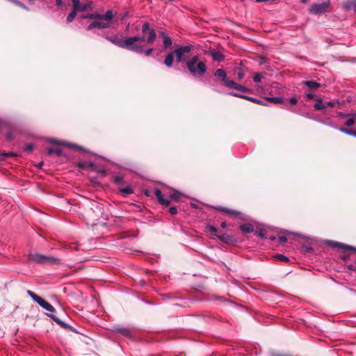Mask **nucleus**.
Instances as JSON below:
<instances>
[{
  "label": "nucleus",
  "mask_w": 356,
  "mask_h": 356,
  "mask_svg": "<svg viewBox=\"0 0 356 356\" xmlns=\"http://www.w3.org/2000/svg\"><path fill=\"white\" fill-rule=\"evenodd\" d=\"M142 32L144 35L146 33L148 34L147 38L143 35L130 37L125 40H122L116 35L112 36L106 35L105 38L120 48H124L141 54L143 51V46L141 44V42H147L149 44H152L156 37L154 29H150L149 24L147 22L143 24L142 26Z\"/></svg>",
  "instance_id": "nucleus-1"
},
{
  "label": "nucleus",
  "mask_w": 356,
  "mask_h": 356,
  "mask_svg": "<svg viewBox=\"0 0 356 356\" xmlns=\"http://www.w3.org/2000/svg\"><path fill=\"white\" fill-rule=\"evenodd\" d=\"M198 56H193L186 63L188 70L193 76H202L207 70L206 63L204 61H198Z\"/></svg>",
  "instance_id": "nucleus-2"
},
{
  "label": "nucleus",
  "mask_w": 356,
  "mask_h": 356,
  "mask_svg": "<svg viewBox=\"0 0 356 356\" xmlns=\"http://www.w3.org/2000/svg\"><path fill=\"white\" fill-rule=\"evenodd\" d=\"M29 260L40 264H59L60 260L58 258L46 256L39 253L29 254Z\"/></svg>",
  "instance_id": "nucleus-3"
},
{
  "label": "nucleus",
  "mask_w": 356,
  "mask_h": 356,
  "mask_svg": "<svg viewBox=\"0 0 356 356\" xmlns=\"http://www.w3.org/2000/svg\"><path fill=\"white\" fill-rule=\"evenodd\" d=\"M102 215V207L96 203H92L90 208L86 211V216L88 220V223H90L92 225L96 224Z\"/></svg>",
  "instance_id": "nucleus-4"
},
{
  "label": "nucleus",
  "mask_w": 356,
  "mask_h": 356,
  "mask_svg": "<svg viewBox=\"0 0 356 356\" xmlns=\"http://www.w3.org/2000/svg\"><path fill=\"white\" fill-rule=\"evenodd\" d=\"M27 294L45 310L50 312H54L56 311L55 308L50 303H49L47 301L38 296L32 291L28 290Z\"/></svg>",
  "instance_id": "nucleus-5"
},
{
  "label": "nucleus",
  "mask_w": 356,
  "mask_h": 356,
  "mask_svg": "<svg viewBox=\"0 0 356 356\" xmlns=\"http://www.w3.org/2000/svg\"><path fill=\"white\" fill-rule=\"evenodd\" d=\"M192 45H186L177 48L174 51L176 61L177 63L185 61L186 59V55L192 50Z\"/></svg>",
  "instance_id": "nucleus-6"
},
{
  "label": "nucleus",
  "mask_w": 356,
  "mask_h": 356,
  "mask_svg": "<svg viewBox=\"0 0 356 356\" xmlns=\"http://www.w3.org/2000/svg\"><path fill=\"white\" fill-rule=\"evenodd\" d=\"M90 19H98L102 22H109L113 19L114 15L111 10H108L104 15L99 14L97 12L88 14L87 16Z\"/></svg>",
  "instance_id": "nucleus-7"
},
{
  "label": "nucleus",
  "mask_w": 356,
  "mask_h": 356,
  "mask_svg": "<svg viewBox=\"0 0 356 356\" xmlns=\"http://www.w3.org/2000/svg\"><path fill=\"white\" fill-rule=\"evenodd\" d=\"M330 5V1H327L321 3H314L309 8V13L313 15H321L326 12Z\"/></svg>",
  "instance_id": "nucleus-8"
},
{
  "label": "nucleus",
  "mask_w": 356,
  "mask_h": 356,
  "mask_svg": "<svg viewBox=\"0 0 356 356\" xmlns=\"http://www.w3.org/2000/svg\"><path fill=\"white\" fill-rule=\"evenodd\" d=\"M113 332L126 338L131 339L133 337V330L129 327L120 326L115 327L113 329Z\"/></svg>",
  "instance_id": "nucleus-9"
},
{
  "label": "nucleus",
  "mask_w": 356,
  "mask_h": 356,
  "mask_svg": "<svg viewBox=\"0 0 356 356\" xmlns=\"http://www.w3.org/2000/svg\"><path fill=\"white\" fill-rule=\"evenodd\" d=\"M214 76L219 79L225 86L229 88V82H232V80H229L227 78V73L222 69H217L214 72Z\"/></svg>",
  "instance_id": "nucleus-10"
},
{
  "label": "nucleus",
  "mask_w": 356,
  "mask_h": 356,
  "mask_svg": "<svg viewBox=\"0 0 356 356\" xmlns=\"http://www.w3.org/2000/svg\"><path fill=\"white\" fill-rule=\"evenodd\" d=\"M111 22H102V21H94L87 27L88 31H91L95 28H98L99 29H108L111 27Z\"/></svg>",
  "instance_id": "nucleus-11"
},
{
  "label": "nucleus",
  "mask_w": 356,
  "mask_h": 356,
  "mask_svg": "<svg viewBox=\"0 0 356 356\" xmlns=\"http://www.w3.org/2000/svg\"><path fill=\"white\" fill-rule=\"evenodd\" d=\"M214 209L216 211L225 213H227V214H228L229 216H232L236 217V218L240 217L241 216V214H242L240 211H238L234 210V209H228V208H226V207H222V206L215 207Z\"/></svg>",
  "instance_id": "nucleus-12"
},
{
  "label": "nucleus",
  "mask_w": 356,
  "mask_h": 356,
  "mask_svg": "<svg viewBox=\"0 0 356 356\" xmlns=\"http://www.w3.org/2000/svg\"><path fill=\"white\" fill-rule=\"evenodd\" d=\"M154 195L157 198L159 203L161 205L168 207L170 204V200L163 197L162 192L160 189L156 188L154 190Z\"/></svg>",
  "instance_id": "nucleus-13"
},
{
  "label": "nucleus",
  "mask_w": 356,
  "mask_h": 356,
  "mask_svg": "<svg viewBox=\"0 0 356 356\" xmlns=\"http://www.w3.org/2000/svg\"><path fill=\"white\" fill-rule=\"evenodd\" d=\"M229 85L230 86L229 88H232V89L236 90H239V91H241L243 92H248V93L252 92V89H250L244 86L238 84V83L234 82V81H232V82H229Z\"/></svg>",
  "instance_id": "nucleus-14"
},
{
  "label": "nucleus",
  "mask_w": 356,
  "mask_h": 356,
  "mask_svg": "<svg viewBox=\"0 0 356 356\" xmlns=\"http://www.w3.org/2000/svg\"><path fill=\"white\" fill-rule=\"evenodd\" d=\"M48 316L50 318H51L56 323H58L59 325H60L63 328L74 331V330L72 328V327L71 325L65 323V322L61 321L60 318H58L56 316H55L52 314H48Z\"/></svg>",
  "instance_id": "nucleus-15"
},
{
  "label": "nucleus",
  "mask_w": 356,
  "mask_h": 356,
  "mask_svg": "<svg viewBox=\"0 0 356 356\" xmlns=\"http://www.w3.org/2000/svg\"><path fill=\"white\" fill-rule=\"evenodd\" d=\"M159 35L163 38V49H166L172 46V41L171 38L167 34H165V32L161 31L159 33Z\"/></svg>",
  "instance_id": "nucleus-16"
},
{
  "label": "nucleus",
  "mask_w": 356,
  "mask_h": 356,
  "mask_svg": "<svg viewBox=\"0 0 356 356\" xmlns=\"http://www.w3.org/2000/svg\"><path fill=\"white\" fill-rule=\"evenodd\" d=\"M93 6L92 1H88L86 3H81L78 6L77 10L79 12H86L91 10Z\"/></svg>",
  "instance_id": "nucleus-17"
},
{
  "label": "nucleus",
  "mask_w": 356,
  "mask_h": 356,
  "mask_svg": "<svg viewBox=\"0 0 356 356\" xmlns=\"http://www.w3.org/2000/svg\"><path fill=\"white\" fill-rule=\"evenodd\" d=\"M210 55L211 56L213 60L215 61L221 62L225 58L224 55L221 52L216 50L211 51Z\"/></svg>",
  "instance_id": "nucleus-18"
},
{
  "label": "nucleus",
  "mask_w": 356,
  "mask_h": 356,
  "mask_svg": "<svg viewBox=\"0 0 356 356\" xmlns=\"http://www.w3.org/2000/svg\"><path fill=\"white\" fill-rule=\"evenodd\" d=\"M302 84L310 90H316L321 87V84L315 81H305L302 82Z\"/></svg>",
  "instance_id": "nucleus-19"
},
{
  "label": "nucleus",
  "mask_w": 356,
  "mask_h": 356,
  "mask_svg": "<svg viewBox=\"0 0 356 356\" xmlns=\"http://www.w3.org/2000/svg\"><path fill=\"white\" fill-rule=\"evenodd\" d=\"M239 227L243 233L250 234L254 232V226L250 223L242 224Z\"/></svg>",
  "instance_id": "nucleus-20"
},
{
  "label": "nucleus",
  "mask_w": 356,
  "mask_h": 356,
  "mask_svg": "<svg viewBox=\"0 0 356 356\" xmlns=\"http://www.w3.org/2000/svg\"><path fill=\"white\" fill-rule=\"evenodd\" d=\"M343 8L346 10H349L353 8L356 13V0H348L343 5Z\"/></svg>",
  "instance_id": "nucleus-21"
},
{
  "label": "nucleus",
  "mask_w": 356,
  "mask_h": 356,
  "mask_svg": "<svg viewBox=\"0 0 356 356\" xmlns=\"http://www.w3.org/2000/svg\"><path fill=\"white\" fill-rule=\"evenodd\" d=\"M174 53L171 52L167 54L165 60H164V64L168 67H171L172 66L173 60H174Z\"/></svg>",
  "instance_id": "nucleus-22"
},
{
  "label": "nucleus",
  "mask_w": 356,
  "mask_h": 356,
  "mask_svg": "<svg viewBox=\"0 0 356 356\" xmlns=\"http://www.w3.org/2000/svg\"><path fill=\"white\" fill-rule=\"evenodd\" d=\"M330 243H331V245L333 247H335V248H344V249H346V250H351L356 251V248H353L352 246H350V245H347L343 244V243H339V242L331 241Z\"/></svg>",
  "instance_id": "nucleus-23"
},
{
  "label": "nucleus",
  "mask_w": 356,
  "mask_h": 356,
  "mask_svg": "<svg viewBox=\"0 0 356 356\" xmlns=\"http://www.w3.org/2000/svg\"><path fill=\"white\" fill-rule=\"evenodd\" d=\"M315 100L316 101V103L314 105V107L316 111H321L325 108V104L323 102L321 98L316 97Z\"/></svg>",
  "instance_id": "nucleus-24"
},
{
  "label": "nucleus",
  "mask_w": 356,
  "mask_h": 356,
  "mask_svg": "<svg viewBox=\"0 0 356 356\" xmlns=\"http://www.w3.org/2000/svg\"><path fill=\"white\" fill-rule=\"evenodd\" d=\"M78 13L79 11L77 8H72V11L68 14V15L66 17V22L67 24H70L74 20Z\"/></svg>",
  "instance_id": "nucleus-25"
},
{
  "label": "nucleus",
  "mask_w": 356,
  "mask_h": 356,
  "mask_svg": "<svg viewBox=\"0 0 356 356\" xmlns=\"http://www.w3.org/2000/svg\"><path fill=\"white\" fill-rule=\"evenodd\" d=\"M47 154L49 155L55 154L58 156H60L63 154V151H62L61 148H60V147H50L47 150Z\"/></svg>",
  "instance_id": "nucleus-26"
},
{
  "label": "nucleus",
  "mask_w": 356,
  "mask_h": 356,
  "mask_svg": "<svg viewBox=\"0 0 356 356\" xmlns=\"http://www.w3.org/2000/svg\"><path fill=\"white\" fill-rule=\"evenodd\" d=\"M118 189L120 193L124 194V195H129L132 194L134 193V190L131 187L129 186H119Z\"/></svg>",
  "instance_id": "nucleus-27"
},
{
  "label": "nucleus",
  "mask_w": 356,
  "mask_h": 356,
  "mask_svg": "<svg viewBox=\"0 0 356 356\" xmlns=\"http://www.w3.org/2000/svg\"><path fill=\"white\" fill-rule=\"evenodd\" d=\"M266 100L273 104H282L284 102V99L282 97H268Z\"/></svg>",
  "instance_id": "nucleus-28"
},
{
  "label": "nucleus",
  "mask_w": 356,
  "mask_h": 356,
  "mask_svg": "<svg viewBox=\"0 0 356 356\" xmlns=\"http://www.w3.org/2000/svg\"><path fill=\"white\" fill-rule=\"evenodd\" d=\"M218 238L222 242L229 243L232 241V236L227 234H222L221 235L218 236Z\"/></svg>",
  "instance_id": "nucleus-29"
},
{
  "label": "nucleus",
  "mask_w": 356,
  "mask_h": 356,
  "mask_svg": "<svg viewBox=\"0 0 356 356\" xmlns=\"http://www.w3.org/2000/svg\"><path fill=\"white\" fill-rule=\"evenodd\" d=\"M339 130L341 132L344 133L347 135H350V136H353L355 137L356 130H353V129H347V128H344V127H340V128H339Z\"/></svg>",
  "instance_id": "nucleus-30"
},
{
  "label": "nucleus",
  "mask_w": 356,
  "mask_h": 356,
  "mask_svg": "<svg viewBox=\"0 0 356 356\" xmlns=\"http://www.w3.org/2000/svg\"><path fill=\"white\" fill-rule=\"evenodd\" d=\"M228 95H231V96H233V97L244 99H246V100H248V101H249V99H251V97H249V96H247V95H242V94H240V93H237V92H229L228 93Z\"/></svg>",
  "instance_id": "nucleus-31"
},
{
  "label": "nucleus",
  "mask_w": 356,
  "mask_h": 356,
  "mask_svg": "<svg viewBox=\"0 0 356 356\" xmlns=\"http://www.w3.org/2000/svg\"><path fill=\"white\" fill-rule=\"evenodd\" d=\"M94 165L92 163L88 162H81L78 164V167L81 169H86L88 168H92Z\"/></svg>",
  "instance_id": "nucleus-32"
},
{
  "label": "nucleus",
  "mask_w": 356,
  "mask_h": 356,
  "mask_svg": "<svg viewBox=\"0 0 356 356\" xmlns=\"http://www.w3.org/2000/svg\"><path fill=\"white\" fill-rule=\"evenodd\" d=\"M17 154L14 152H2L0 153V161H3L8 156H15Z\"/></svg>",
  "instance_id": "nucleus-33"
},
{
  "label": "nucleus",
  "mask_w": 356,
  "mask_h": 356,
  "mask_svg": "<svg viewBox=\"0 0 356 356\" xmlns=\"http://www.w3.org/2000/svg\"><path fill=\"white\" fill-rule=\"evenodd\" d=\"M114 183L119 186H122L124 184L123 178L120 176H115L113 177Z\"/></svg>",
  "instance_id": "nucleus-34"
},
{
  "label": "nucleus",
  "mask_w": 356,
  "mask_h": 356,
  "mask_svg": "<svg viewBox=\"0 0 356 356\" xmlns=\"http://www.w3.org/2000/svg\"><path fill=\"white\" fill-rule=\"evenodd\" d=\"M206 229H207V232H209L211 233V234H213L215 236H217V237H218V235H217V234H216V233H217V229H216L214 226H213V225H207V226L206 227Z\"/></svg>",
  "instance_id": "nucleus-35"
},
{
  "label": "nucleus",
  "mask_w": 356,
  "mask_h": 356,
  "mask_svg": "<svg viewBox=\"0 0 356 356\" xmlns=\"http://www.w3.org/2000/svg\"><path fill=\"white\" fill-rule=\"evenodd\" d=\"M13 128L9 127L8 131L6 135V138L10 141L14 139V135H13Z\"/></svg>",
  "instance_id": "nucleus-36"
},
{
  "label": "nucleus",
  "mask_w": 356,
  "mask_h": 356,
  "mask_svg": "<svg viewBox=\"0 0 356 356\" xmlns=\"http://www.w3.org/2000/svg\"><path fill=\"white\" fill-rule=\"evenodd\" d=\"M237 79L241 80L245 76V72L241 68H238L236 71Z\"/></svg>",
  "instance_id": "nucleus-37"
},
{
  "label": "nucleus",
  "mask_w": 356,
  "mask_h": 356,
  "mask_svg": "<svg viewBox=\"0 0 356 356\" xmlns=\"http://www.w3.org/2000/svg\"><path fill=\"white\" fill-rule=\"evenodd\" d=\"M276 259H277L278 260L281 261H285V262H287L289 261V258L286 256H284V254H277L275 255V257Z\"/></svg>",
  "instance_id": "nucleus-38"
},
{
  "label": "nucleus",
  "mask_w": 356,
  "mask_h": 356,
  "mask_svg": "<svg viewBox=\"0 0 356 356\" xmlns=\"http://www.w3.org/2000/svg\"><path fill=\"white\" fill-rule=\"evenodd\" d=\"M249 101L251 102H253L254 104H260V105H264V106L266 105V104L264 103V102L263 100H260V99H256L254 97H251V99H249Z\"/></svg>",
  "instance_id": "nucleus-39"
},
{
  "label": "nucleus",
  "mask_w": 356,
  "mask_h": 356,
  "mask_svg": "<svg viewBox=\"0 0 356 356\" xmlns=\"http://www.w3.org/2000/svg\"><path fill=\"white\" fill-rule=\"evenodd\" d=\"M169 197L171 200H173L175 201H178L180 198V194L179 193H170Z\"/></svg>",
  "instance_id": "nucleus-40"
},
{
  "label": "nucleus",
  "mask_w": 356,
  "mask_h": 356,
  "mask_svg": "<svg viewBox=\"0 0 356 356\" xmlns=\"http://www.w3.org/2000/svg\"><path fill=\"white\" fill-rule=\"evenodd\" d=\"M33 145L32 143L27 144L24 148V152H28V153L31 152L33 151Z\"/></svg>",
  "instance_id": "nucleus-41"
},
{
  "label": "nucleus",
  "mask_w": 356,
  "mask_h": 356,
  "mask_svg": "<svg viewBox=\"0 0 356 356\" xmlns=\"http://www.w3.org/2000/svg\"><path fill=\"white\" fill-rule=\"evenodd\" d=\"M256 234L261 238H266V231L264 229H259L256 231Z\"/></svg>",
  "instance_id": "nucleus-42"
},
{
  "label": "nucleus",
  "mask_w": 356,
  "mask_h": 356,
  "mask_svg": "<svg viewBox=\"0 0 356 356\" xmlns=\"http://www.w3.org/2000/svg\"><path fill=\"white\" fill-rule=\"evenodd\" d=\"M261 79H262V76L260 74H259V73L254 74V76H253V81L255 83L260 82Z\"/></svg>",
  "instance_id": "nucleus-43"
},
{
  "label": "nucleus",
  "mask_w": 356,
  "mask_h": 356,
  "mask_svg": "<svg viewBox=\"0 0 356 356\" xmlns=\"http://www.w3.org/2000/svg\"><path fill=\"white\" fill-rule=\"evenodd\" d=\"M338 116L340 117V118H346L348 116H353V117H356V114H352V113H348V114H346V113H343L342 112H339L338 113Z\"/></svg>",
  "instance_id": "nucleus-44"
},
{
  "label": "nucleus",
  "mask_w": 356,
  "mask_h": 356,
  "mask_svg": "<svg viewBox=\"0 0 356 356\" xmlns=\"http://www.w3.org/2000/svg\"><path fill=\"white\" fill-rule=\"evenodd\" d=\"M355 124V120L353 118H349L346 122H345V125L347 127H351Z\"/></svg>",
  "instance_id": "nucleus-45"
},
{
  "label": "nucleus",
  "mask_w": 356,
  "mask_h": 356,
  "mask_svg": "<svg viewBox=\"0 0 356 356\" xmlns=\"http://www.w3.org/2000/svg\"><path fill=\"white\" fill-rule=\"evenodd\" d=\"M152 51H153V49L152 48H149V49H147L146 50H145L143 49V51L141 54H144L146 56H149L151 55Z\"/></svg>",
  "instance_id": "nucleus-46"
},
{
  "label": "nucleus",
  "mask_w": 356,
  "mask_h": 356,
  "mask_svg": "<svg viewBox=\"0 0 356 356\" xmlns=\"http://www.w3.org/2000/svg\"><path fill=\"white\" fill-rule=\"evenodd\" d=\"M337 103V102H336L335 100H331V101L325 102V107L326 106H332H332H334Z\"/></svg>",
  "instance_id": "nucleus-47"
},
{
  "label": "nucleus",
  "mask_w": 356,
  "mask_h": 356,
  "mask_svg": "<svg viewBox=\"0 0 356 356\" xmlns=\"http://www.w3.org/2000/svg\"><path fill=\"white\" fill-rule=\"evenodd\" d=\"M169 212L172 215H176L178 211L175 207H171L169 209Z\"/></svg>",
  "instance_id": "nucleus-48"
},
{
  "label": "nucleus",
  "mask_w": 356,
  "mask_h": 356,
  "mask_svg": "<svg viewBox=\"0 0 356 356\" xmlns=\"http://www.w3.org/2000/svg\"><path fill=\"white\" fill-rule=\"evenodd\" d=\"M278 241L280 243H285L286 241H287V238L284 236H280L278 238Z\"/></svg>",
  "instance_id": "nucleus-49"
},
{
  "label": "nucleus",
  "mask_w": 356,
  "mask_h": 356,
  "mask_svg": "<svg viewBox=\"0 0 356 356\" xmlns=\"http://www.w3.org/2000/svg\"><path fill=\"white\" fill-rule=\"evenodd\" d=\"M72 3V8H77L80 4V0H71Z\"/></svg>",
  "instance_id": "nucleus-50"
},
{
  "label": "nucleus",
  "mask_w": 356,
  "mask_h": 356,
  "mask_svg": "<svg viewBox=\"0 0 356 356\" xmlns=\"http://www.w3.org/2000/svg\"><path fill=\"white\" fill-rule=\"evenodd\" d=\"M305 96L309 99H315V98H316L314 95L313 93H312V92H307V93H305Z\"/></svg>",
  "instance_id": "nucleus-51"
},
{
  "label": "nucleus",
  "mask_w": 356,
  "mask_h": 356,
  "mask_svg": "<svg viewBox=\"0 0 356 356\" xmlns=\"http://www.w3.org/2000/svg\"><path fill=\"white\" fill-rule=\"evenodd\" d=\"M289 102L291 104L295 105V104H297V102H298V99H297L296 97H291V98L289 99Z\"/></svg>",
  "instance_id": "nucleus-52"
},
{
  "label": "nucleus",
  "mask_w": 356,
  "mask_h": 356,
  "mask_svg": "<svg viewBox=\"0 0 356 356\" xmlns=\"http://www.w3.org/2000/svg\"><path fill=\"white\" fill-rule=\"evenodd\" d=\"M67 145H69V146H70V147H73L74 149H82L80 146H79L77 145H74V144H68Z\"/></svg>",
  "instance_id": "nucleus-53"
},
{
  "label": "nucleus",
  "mask_w": 356,
  "mask_h": 356,
  "mask_svg": "<svg viewBox=\"0 0 356 356\" xmlns=\"http://www.w3.org/2000/svg\"><path fill=\"white\" fill-rule=\"evenodd\" d=\"M347 268L350 270H355L356 268L353 264H348L347 265Z\"/></svg>",
  "instance_id": "nucleus-54"
},
{
  "label": "nucleus",
  "mask_w": 356,
  "mask_h": 356,
  "mask_svg": "<svg viewBox=\"0 0 356 356\" xmlns=\"http://www.w3.org/2000/svg\"><path fill=\"white\" fill-rule=\"evenodd\" d=\"M273 356H293L290 354H277V353H273L272 354Z\"/></svg>",
  "instance_id": "nucleus-55"
},
{
  "label": "nucleus",
  "mask_w": 356,
  "mask_h": 356,
  "mask_svg": "<svg viewBox=\"0 0 356 356\" xmlns=\"http://www.w3.org/2000/svg\"><path fill=\"white\" fill-rule=\"evenodd\" d=\"M63 0H56V6H63Z\"/></svg>",
  "instance_id": "nucleus-56"
},
{
  "label": "nucleus",
  "mask_w": 356,
  "mask_h": 356,
  "mask_svg": "<svg viewBox=\"0 0 356 356\" xmlns=\"http://www.w3.org/2000/svg\"><path fill=\"white\" fill-rule=\"evenodd\" d=\"M275 0H256L257 2L275 1Z\"/></svg>",
  "instance_id": "nucleus-57"
},
{
  "label": "nucleus",
  "mask_w": 356,
  "mask_h": 356,
  "mask_svg": "<svg viewBox=\"0 0 356 356\" xmlns=\"http://www.w3.org/2000/svg\"><path fill=\"white\" fill-rule=\"evenodd\" d=\"M127 13H123L122 15H120V18L121 19H124L125 17H127Z\"/></svg>",
  "instance_id": "nucleus-58"
},
{
  "label": "nucleus",
  "mask_w": 356,
  "mask_h": 356,
  "mask_svg": "<svg viewBox=\"0 0 356 356\" xmlns=\"http://www.w3.org/2000/svg\"><path fill=\"white\" fill-rule=\"evenodd\" d=\"M220 226L222 228H225L227 227V223L225 222H221Z\"/></svg>",
  "instance_id": "nucleus-59"
},
{
  "label": "nucleus",
  "mask_w": 356,
  "mask_h": 356,
  "mask_svg": "<svg viewBox=\"0 0 356 356\" xmlns=\"http://www.w3.org/2000/svg\"><path fill=\"white\" fill-rule=\"evenodd\" d=\"M269 239H270V241H274V240H275V239H276V237H275V236H270V237H269Z\"/></svg>",
  "instance_id": "nucleus-60"
},
{
  "label": "nucleus",
  "mask_w": 356,
  "mask_h": 356,
  "mask_svg": "<svg viewBox=\"0 0 356 356\" xmlns=\"http://www.w3.org/2000/svg\"><path fill=\"white\" fill-rule=\"evenodd\" d=\"M88 15V14H86V15H83L81 16L82 18H84V19H88V17H87Z\"/></svg>",
  "instance_id": "nucleus-61"
},
{
  "label": "nucleus",
  "mask_w": 356,
  "mask_h": 356,
  "mask_svg": "<svg viewBox=\"0 0 356 356\" xmlns=\"http://www.w3.org/2000/svg\"><path fill=\"white\" fill-rule=\"evenodd\" d=\"M140 285L143 286V285H145V281H144V280H141V281L140 282Z\"/></svg>",
  "instance_id": "nucleus-62"
},
{
  "label": "nucleus",
  "mask_w": 356,
  "mask_h": 356,
  "mask_svg": "<svg viewBox=\"0 0 356 356\" xmlns=\"http://www.w3.org/2000/svg\"><path fill=\"white\" fill-rule=\"evenodd\" d=\"M302 3H306L309 1V0H300Z\"/></svg>",
  "instance_id": "nucleus-63"
},
{
  "label": "nucleus",
  "mask_w": 356,
  "mask_h": 356,
  "mask_svg": "<svg viewBox=\"0 0 356 356\" xmlns=\"http://www.w3.org/2000/svg\"><path fill=\"white\" fill-rule=\"evenodd\" d=\"M29 1V3H33L35 2V0H28Z\"/></svg>",
  "instance_id": "nucleus-64"
}]
</instances>
